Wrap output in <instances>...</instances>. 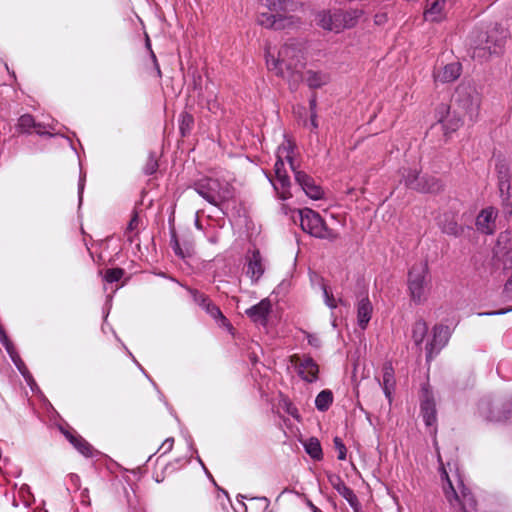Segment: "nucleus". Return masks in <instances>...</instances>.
Returning a JSON list of instances; mask_svg holds the SVG:
<instances>
[{
  "label": "nucleus",
  "instance_id": "1",
  "mask_svg": "<svg viewBox=\"0 0 512 512\" xmlns=\"http://www.w3.org/2000/svg\"><path fill=\"white\" fill-rule=\"evenodd\" d=\"M286 164L294 173L296 183L301 187L303 192L313 200H319L323 196V190L318 186L314 179L305 172L298 169L294 161V145L285 138L276 151V162L274 165L275 179L268 177L273 188L281 200H287L292 195L290 192L291 182L286 169Z\"/></svg>",
  "mask_w": 512,
  "mask_h": 512
},
{
  "label": "nucleus",
  "instance_id": "2",
  "mask_svg": "<svg viewBox=\"0 0 512 512\" xmlns=\"http://www.w3.org/2000/svg\"><path fill=\"white\" fill-rule=\"evenodd\" d=\"M265 57L268 70L287 80L292 89L303 79L301 69L304 57L300 44L287 43L280 49L269 45L266 47Z\"/></svg>",
  "mask_w": 512,
  "mask_h": 512
},
{
  "label": "nucleus",
  "instance_id": "3",
  "mask_svg": "<svg viewBox=\"0 0 512 512\" xmlns=\"http://www.w3.org/2000/svg\"><path fill=\"white\" fill-rule=\"evenodd\" d=\"M260 5L268 10L260 12L257 18L258 24L264 28L281 30L300 22L299 18L288 15L301 6L294 0H260Z\"/></svg>",
  "mask_w": 512,
  "mask_h": 512
},
{
  "label": "nucleus",
  "instance_id": "4",
  "mask_svg": "<svg viewBox=\"0 0 512 512\" xmlns=\"http://www.w3.org/2000/svg\"><path fill=\"white\" fill-rule=\"evenodd\" d=\"M508 31L498 24L487 31H473L470 36L472 57L480 60L503 52Z\"/></svg>",
  "mask_w": 512,
  "mask_h": 512
},
{
  "label": "nucleus",
  "instance_id": "5",
  "mask_svg": "<svg viewBox=\"0 0 512 512\" xmlns=\"http://www.w3.org/2000/svg\"><path fill=\"white\" fill-rule=\"evenodd\" d=\"M438 462L440 464V477L443 481V491L447 501L452 507H459L463 512H473L476 509V500L472 493L464 486L459 475L457 477V488L453 485L441 456L438 453Z\"/></svg>",
  "mask_w": 512,
  "mask_h": 512
},
{
  "label": "nucleus",
  "instance_id": "6",
  "mask_svg": "<svg viewBox=\"0 0 512 512\" xmlns=\"http://www.w3.org/2000/svg\"><path fill=\"white\" fill-rule=\"evenodd\" d=\"M363 15L360 9H349L346 11L335 9L322 10L316 15V23L324 30L340 33L346 29L355 27Z\"/></svg>",
  "mask_w": 512,
  "mask_h": 512
},
{
  "label": "nucleus",
  "instance_id": "7",
  "mask_svg": "<svg viewBox=\"0 0 512 512\" xmlns=\"http://www.w3.org/2000/svg\"><path fill=\"white\" fill-rule=\"evenodd\" d=\"M194 190L211 205L221 207L233 197V189L226 181L205 178L197 181Z\"/></svg>",
  "mask_w": 512,
  "mask_h": 512
},
{
  "label": "nucleus",
  "instance_id": "8",
  "mask_svg": "<svg viewBox=\"0 0 512 512\" xmlns=\"http://www.w3.org/2000/svg\"><path fill=\"white\" fill-rule=\"evenodd\" d=\"M408 291L415 304L424 303L430 290L429 270L426 262L414 264L408 273Z\"/></svg>",
  "mask_w": 512,
  "mask_h": 512
},
{
  "label": "nucleus",
  "instance_id": "9",
  "mask_svg": "<svg viewBox=\"0 0 512 512\" xmlns=\"http://www.w3.org/2000/svg\"><path fill=\"white\" fill-rule=\"evenodd\" d=\"M300 225L304 232L319 239L335 240L337 233L329 229L321 216L310 208L299 210Z\"/></svg>",
  "mask_w": 512,
  "mask_h": 512
},
{
  "label": "nucleus",
  "instance_id": "10",
  "mask_svg": "<svg viewBox=\"0 0 512 512\" xmlns=\"http://www.w3.org/2000/svg\"><path fill=\"white\" fill-rule=\"evenodd\" d=\"M454 99L470 121L477 119L481 96L474 86L464 83L460 84L455 91Z\"/></svg>",
  "mask_w": 512,
  "mask_h": 512
},
{
  "label": "nucleus",
  "instance_id": "11",
  "mask_svg": "<svg viewBox=\"0 0 512 512\" xmlns=\"http://www.w3.org/2000/svg\"><path fill=\"white\" fill-rule=\"evenodd\" d=\"M402 180L407 188L422 192L434 193L440 189L439 181L432 176H420L417 168L403 169Z\"/></svg>",
  "mask_w": 512,
  "mask_h": 512
},
{
  "label": "nucleus",
  "instance_id": "12",
  "mask_svg": "<svg viewBox=\"0 0 512 512\" xmlns=\"http://www.w3.org/2000/svg\"><path fill=\"white\" fill-rule=\"evenodd\" d=\"M496 172L498 178V187L500 192V197L502 200V205L505 213L508 215L512 214V197L510 194V181H511V173L508 164L504 160H499L496 163Z\"/></svg>",
  "mask_w": 512,
  "mask_h": 512
},
{
  "label": "nucleus",
  "instance_id": "13",
  "mask_svg": "<svg viewBox=\"0 0 512 512\" xmlns=\"http://www.w3.org/2000/svg\"><path fill=\"white\" fill-rule=\"evenodd\" d=\"M477 412L485 420L504 421L512 415V401L507 403L503 409H500L498 403H494L490 398H483L477 405Z\"/></svg>",
  "mask_w": 512,
  "mask_h": 512
},
{
  "label": "nucleus",
  "instance_id": "14",
  "mask_svg": "<svg viewBox=\"0 0 512 512\" xmlns=\"http://www.w3.org/2000/svg\"><path fill=\"white\" fill-rule=\"evenodd\" d=\"M290 362L304 381L312 383L317 380L319 367L311 357L294 354L290 357Z\"/></svg>",
  "mask_w": 512,
  "mask_h": 512
},
{
  "label": "nucleus",
  "instance_id": "15",
  "mask_svg": "<svg viewBox=\"0 0 512 512\" xmlns=\"http://www.w3.org/2000/svg\"><path fill=\"white\" fill-rule=\"evenodd\" d=\"M246 275L253 284L257 283L265 272V260L258 249L249 250L245 256Z\"/></svg>",
  "mask_w": 512,
  "mask_h": 512
},
{
  "label": "nucleus",
  "instance_id": "16",
  "mask_svg": "<svg viewBox=\"0 0 512 512\" xmlns=\"http://www.w3.org/2000/svg\"><path fill=\"white\" fill-rule=\"evenodd\" d=\"M451 336L448 326L436 325L433 328L432 340L426 345V358L430 361L439 351L446 346Z\"/></svg>",
  "mask_w": 512,
  "mask_h": 512
},
{
  "label": "nucleus",
  "instance_id": "17",
  "mask_svg": "<svg viewBox=\"0 0 512 512\" xmlns=\"http://www.w3.org/2000/svg\"><path fill=\"white\" fill-rule=\"evenodd\" d=\"M31 128H34L38 135L54 136L59 133L54 121L51 123H36L31 115H22L18 120V129L21 132H29Z\"/></svg>",
  "mask_w": 512,
  "mask_h": 512
},
{
  "label": "nucleus",
  "instance_id": "18",
  "mask_svg": "<svg viewBox=\"0 0 512 512\" xmlns=\"http://www.w3.org/2000/svg\"><path fill=\"white\" fill-rule=\"evenodd\" d=\"M438 122L442 125L445 136L455 132L462 125L461 118L455 113L451 112L449 106L441 104L436 111Z\"/></svg>",
  "mask_w": 512,
  "mask_h": 512
},
{
  "label": "nucleus",
  "instance_id": "19",
  "mask_svg": "<svg viewBox=\"0 0 512 512\" xmlns=\"http://www.w3.org/2000/svg\"><path fill=\"white\" fill-rule=\"evenodd\" d=\"M420 408L426 426L435 425L437 421L436 404L433 393L429 390L428 386L422 387Z\"/></svg>",
  "mask_w": 512,
  "mask_h": 512
},
{
  "label": "nucleus",
  "instance_id": "20",
  "mask_svg": "<svg viewBox=\"0 0 512 512\" xmlns=\"http://www.w3.org/2000/svg\"><path fill=\"white\" fill-rule=\"evenodd\" d=\"M453 0H427L424 18L427 21L439 22L443 20L452 7Z\"/></svg>",
  "mask_w": 512,
  "mask_h": 512
},
{
  "label": "nucleus",
  "instance_id": "21",
  "mask_svg": "<svg viewBox=\"0 0 512 512\" xmlns=\"http://www.w3.org/2000/svg\"><path fill=\"white\" fill-rule=\"evenodd\" d=\"M328 480L332 487L338 492V494L349 503L355 512H358L360 508L358 498L354 491L344 483L340 476L336 474H330L328 475Z\"/></svg>",
  "mask_w": 512,
  "mask_h": 512
},
{
  "label": "nucleus",
  "instance_id": "22",
  "mask_svg": "<svg viewBox=\"0 0 512 512\" xmlns=\"http://www.w3.org/2000/svg\"><path fill=\"white\" fill-rule=\"evenodd\" d=\"M61 433L65 436V438L70 442V444L84 457H93L96 453V450L92 447L90 443H88L82 436L78 435L76 432L64 428L60 426Z\"/></svg>",
  "mask_w": 512,
  "mask_h": 512
},
{
  "label": "nucleus",
  "instance_id": "23",
  "mask_svg": "<svg viewBox=\"0 0 512 512\" xmlns=\"http://www.w3.org/2000/svg\"><path fill=\"white\" fill-rule=\"evenodd\" d=\"M355 307L357 325L361 330H365L368 327V324L373 314V305L368 295H363L361 298H359L356 302Z\"/></svg>",
  "mask_w": 512,
  "mask_h": 512
},
{
  "label": "nucleus",
  "instance_id": "24",
  "mask_svg": "<svg viewBox=\"0 0 512 512\" xmlns=\"http://www.w3.org/2000/svg\"><path fill=\"white\" fill-rule=\"evenodd\" d=\"M271 308L270 300L263 299L256 305L248 308L245 313L253 322L266 325Z\"/></svg>",
  "mask_w": 512,
  "mask_h": 512
},
{
  "label": "nucleus",
  "instance_id": "25",
  "mask_svg": "<svg viewBox=\"0 0 512 512\" xmlns=\"http://www.w3.org/2000/svg\"><path fill=\"white\" fill-rule=\"evenodd\" d=\"M380 385L384 392L385 397L389 401L392 402L393 393L395 390L396 380L395 373L392 363L386 362L382 368V380L380 381Z\"/></svg>",
  "mask_w": 512,
  "mask_h": 512
},
{
  "label": "nucleus",
  "instance_id": "26",
  "mask_svg": "<svg viewBox=\"0 0 512 512\" xmlns=\"http://www.w3.org/2000/svg\"><path fill=\"white\" fill-rule=\"evenodd\" d=\"M497 211L493 207H487L477 216L476 226L479 231L485 234H492L495 227Z\"/></svg>",
  "mask_w": 512,
  "mask_h": 512
},
{
  "label": "nucleus",
  "instance_id": "27",
  "mask_svg": "<svg viewBox=\"0 0 512 512\" xmlns=\"http://www.w3.org/2000/svg\"><path fill=\"white\" fill-rule=\"evenodd\" d=\"M461 75V64L453 62L436 70L433 74L435 82L450 83L455 81Z\"/></svg>",
  "mask_w": 512,
  "mask_h": 512
},
{
  "label": "nucleus",
  "instance_id": "28",
  "mask_svg": "<svg viewBox=\"0 0 512 512\" xmlns=\"http://www.w3.org/2000/svg\"><path fill=\"white\" fill-rule=\"evenodd\" d=\"M330 74L323 71L308 70L305 74V82L312 89L321 88L330 82Z\"/></svg>",
  "mask_w": 512,
  "mask_h": 512
},
{
  "label": "nucleus",
  "instance_id": "29",
  "mask_svg": "<svg viewBox=\"0 0 512 512\" xmlns=\"http://www.w3.org/2000/svg\"><path fill=\"white\" fill-rule=\"evenodd\" d=\"M34 501L35 499L30 490V487L27 484H22L14 495L13 506L18 507L23 505L25 508H28Z\"/></svg>",
  "mask_w": 512,
  "mask_h": 512
},
{
  "label": "nucleus",
  "instance_id": "30",
  "mask_svg": "<svg viewBox=\"0 0 512 512\" xmlns=\"http://www.w3.org/2000/svg\"><path fill=\"white\" fill-rule=\"evenodd\" d=\"M439 226L443 233L458 236L462 232V228L458 225L454 216L444 215V218L439 221Z\"/></svg>",
  "mask_w": 512,
  "mask_h": 512
},
{
  "label": "nucleus",
  "instance_id": "31",
  "mask_svg": "<svg viewBox=\"0 0 512 512\" xmlns=\"http://www.w3.org/2000/svg\"><path fill=\"white\" fill-rule=\"evenodd\" d=\"M315 278L317 279L318 281V285L322 291V294H323V300H324V303L325 305L330 308L331 310H334L337 308L338 306V303L339 302H342L341 299H336L333 295V293L331 292L330 288L326 285V283L324 282L323 278H320L318 276L315 275Z\"/></svg>",
  "mask_w": 512,
  "mask_h": 512
},
{
  "label": "nucleus",
  "instance_id": "32",
  "mask_svg": "<svg viewBox=\"0 0 512 512\" xmlns=\"http://www.w3.org/2000/svg\"><path fill=\"white\" fill-rule=\"evenodd\" d=\"M334 396L331 390L324 389L315 398V407L320 412L327 411L332 405Z\"/></svg>",
  "mask_w": 512,
  "mask_h": 512
},
{
  "label": "nucleus",
  "instance_id": "33",
  "mask_svg": "<svg viewBox=\"0 0 512 512\" xmlns=\"http://www.w3.org/2000/svg\"><path fill=\"white\" fill-rule=\"evenodd\" d=\"M306 453L314 460L322 459V448L317 438L311 437L304 443Z\"/></svg>",
  "mask_w": 512,
  "mask_h": 512
},
{
  "label": "nucleus",
  "instance_id": "34",
  "mask_svg": "<svg viewBox=\"0 0 512 512\" xmlns=\"http://www.w3.org/2000/svg\"><path fill=\"white\" fill-rule=\"evenodd\" d=\"M428 331V326L424 320H417L412 328V339L416 346L422 344Z\"/></svg>",
  "mask_w": 512,
  "mask_h": 512
},
{
  "label": "nucleus",
  "instance_id": "35",
  "mask_svg": "<svg viewBox=\"0 0 512 512\" xmlns=\"http://www.w3.org/2000/svg\"><path fill=\"white\" fill-rule=\"evenodd\" d=\"M201 308L205 310V312L209 314L213 319L221 321L223 325H229L227 318L222 314L219 307L216 306L211 300H208Z\"/></svg>",
  "mask_w": 512,
  "mask_h": 512
},
{
  "label": "nucleus",
  "instance_id": "36",
  "mask_svg": "<svg viewBox=\"0 0 512 512\" xmlns=\"http://www.w3.org/2000/svg\"><path fill=\"white\" fill-rule=\"evenodd\" d=\"M139 222V216L137 212H134L125 230V237L130 243L135 241L138 234Z\"/></svg>",
  "mask_w": 512,
  "mask_h": 512
},
{
  "label": "nucleus",
  "instance_id": "37",
  "mask_svg": "<svg viewBox=\"0 0 512 512\" xmlns=\"http://www.w3.org/2000/svg\"><path fill=\"white\" fill-rule=\"evenodd\" d=\"M180 124H179V129H180V132L183 136L187 135L190 130L192 129V126H193V123H194V119H193V116L190 115L189 113L187 112H183L181 115H180V120H179Z\"/></svg>",
  "mask_w": 512,
  "mask_h": 512
},
{
  "label": "nucleus",
  "instance_id": "38",
  "mask_svg": "<svg viewBox=\"0 0 512 512\" xmlns=\"http://www.w3.org/2000/svg\"><path fill=\"white\" fill-rule=\"evenodd\" d=\"M124 275V271L121 268L108 269L105 273L104 279L108 283L118 282Z\"/></svg>",
  "mask_w": 512,
  "mask_h": 512
},
{
  "label": "nucleus",
  "instance_id": "39",
  "mask_svg": "<svg viewBox=\"0 0 512 512\" xmlns=\"http://www.w3.org/2000/svg\"><path fill=\"white\" fill-rule=\"evenodd\" d=\"M185 289L191 295V297L193 298V301L197 305H199L200 307H202L208 300H210L208 296H206L205 294L199 292L196 289H193V288H190V287H186V286H185Z\"/></svg>",
  "mask_w": 512,
  "mask_h": 512
},
{
  "label": "nucleus",
  "instance_id": "40",
  "mask_svg": "<svg viewBox=\"0 0 512 512\" xmlns=\"http://www.w3.org/2000/svg\"><path fill=\"white\" fill-rule=\"evenodd\" d=\"M282 407L285 410V412L292 416L294 419H300V414L298 412L297 407L288 398H284L282 400Z\"/></svg>",
  "mask_w": 512,
  "mask_h": 512
},
{
  "label": "nucleus",
  "instance_id": "41",
  "mask_svg": "<svg viewBox=\"0 0 512 512\" xmlns=\"http://www.w3.org/2000/svg\"><path fill=\"white\" fill-rule=\"evenodd\" d=\"M158 169V161H157V158L156 156L151 153L149 155V158L144 166V173L146 175H152L154 174Z\"/></svg>",
  "mask_w": 512,
  "mask_h": 512
},
{
  "label": "nucleus",
  "instance_id": "42",
  "mask_svg": "<svg viewBox=\"0 0 512 512\" xmlns=\"http://www.w3.org/2000/svg\"><path fill=\"white\" fill-rule=\"evenodd\" d=\"M170 245H171L175 255H177L181 259H184L186 257V253L181 248L180 243L177 238V235L174 231L171 233Z\"/></svg>",
  "mask_w": 512,
  "mask_h": 512
},
{
  "label": "nucleus",
  "instance_id": "43",
  "mask_svg": "<svg viewBox=\"0 0 512 512\" xmlns=\"http://www.w3.org/2000/svg\"><path fill=\"white\" fill-rule=\"evenodd\" d=\"M334 447L338 452L337 458L341 461L346 459V447L343 443V441L339 437H335L334 440Z\"/></svg>",
  "mask_w": 512,
  "mask_h": 512
},
{
  "label": "nucleus",
  "instance_id": "44",
  "mask_svg": "<svg viewBox=\"0 0 512 512\" xmlns=\"http://www.w3.org/2000/svg\"><path fill=\"white\" fill-rule=\"evenodd\" d=\"M173 445H174V438L169 437L164 440V442L160 446L159 450H163V454H166L172 450Z\"/></svg>",
  "mask_w": 512,
  "mask_h": 512
},
{
  "label": "nucleus",
  "instance_id": "45",
  "mask_svg": "<svg viewBox=\"0 0 512 512\" xmlns=\"http://www.w3.org/2000/svg\"><path fill=\"white\" fill-rule=\"evenodd\" d=\"M506 297L512 298V276L507 280L504 288Z\"/></svg>",
  "mask_w": 512,
  "mask_h": 512
},
{
  "label": "nucleus",
  "instance_id": "46",
  "mask_svg": "<svg viewBox=\"0 0 512 512\" xmlns=\"http://www.w3.org/2000/svg\"><path fill=\"white\" fill-rule=\"evenodd\" d=\"M207 107L209 111L216 113L220 109V105L216 100L208 101Z\"/></svg>",
  "mask_w": 512,
  "mask_h": 512
},
{
  "label": "nucleus",
  "instance_id": "47",
  "mask_svg": "<svg viewBox=\"0 0 512 512\" xmlns=\"http://www.w3.org/2000/svg\"><path fill=\"white\" fill-rule=\"evenodd\" d=\"M84 185H85V179L83 177H80L79 183H78V195H79V203L82 202V196L84 191Z\"/></svg>",
  "mask_w": 512,
  "mask_h": 512
},
{
  "label": "nucleus",
  "instance_id": "48",
  "mask_svg": "<svg viewBox=\"0 0 512 512\" xmlns=\"http://www.w3.org/2000/svg\"><path fill=\"white\" fill-rule=\"evenodd\" d=\"M254 499L258 500L260 502H263V504H264V511L265 512H271V511L268 510L269 506H270V501H269V499L267 497H264V496H262V497H255Z\"/></svg>",
  "mask_w": 512,
  "mask_h": 512
},
{
  "label": "nucleus",
  "instance_id": "49",
  "mask_svg": "<svg viewBox=\"0 0 512 512\" xmlns=\"http://www.w3.org/2000/svg\"><path fill=\"white\" fill-rule=\"evenodd\" d=\"M512 311V307L511 308H507V309H503V310H499V311H493V312H487V313H480L479 315H502V314H505V313H508Z\"/></svg>",
  "mask_w": 512,
  "mask_h": 512
},
{
  "label": "nucleus",
  "instance_id": "50",
  "mask_svg": "<svg viewBox=\"0 0 512 512\" xmlns=\"http://www.w3.org/2000/svg\"><path fill=\"white\" fill-rule=\"evenodd\" d=\"M309 108H310V114L311 113H317L316 112V108H317V100H316V97L313 96L310 100H309Z\"/></svg>",
  "mask_w": 512,
  "mask_h": 512
},
{
  "label": "nucleus",
  "instance_id": "51",
  "mask_svg": "<svg viewBox=\"0 0 512 512\" xmlns=\"http://www.w3.org/2000/svg\"><path fill=\"white\" fill-rule=\"evenodd\" d=\"M310 124L314 130L318 128L317 113L310 114Z\"/></svg>",
  "mask_w": 512,
  "mask_h": 512
},
{
  "label": "nucleus",
  "instance_id": "52",
  "mask_svg": "<svg viewBox=\"0 0 512 512\" xmlns=\"http://www.w3.org/2000/svg\"><path fill=\"white\" fill-rule=\"evenodd\" d=\"M151 58H152L153 63H154V65H155V69H156V72H157V76H158V77H161V70H160L159 64H158V62H157V58H156V56H155V54H154V52H153L152 50H151Z\"/></svg>",
  "mask_w": 512,
  "mask_h": 512
},
{
  "label": "nucleus",
  "instance_id": "53",
  "mask_svg": "<svg viewBox=\"0 0 512 512\" xmlns=\"http://www.w3.org/2000/svg\"><path fill=\"white\" fill-rule=\"evenodd\" d=\"M129 356L132 358L133 362L137 365V367L141 370V372L152 382V380L150 379V377L148 376V374L146 373L144 368L138 363V361L135 359V357L133 356V354L131 352H129Z\"/></svg>",
  "mask_w": 512,
  "mask_h": 512
},
{
  "label": "nucleus",
  "instance_id": "54",
  "mask_svg": "<svg viewBox=\"0 0 512 512\" xmlns=\"http://www.w3.org/2000/svg\"><path fill=\"white\" fill-rule=\"evenodd\" d=\"M308 343L311 346H314V347H318L319 346V340H318V338H316L314 336H309L308 337Z\"/></svg>",
  "mask_w": 512,
  "mask_h": 512
},
{
  "label": "nucleus",
  "instance_id": "55",
  "mask_svg": "<svg viewBox=\"0 0 512 512\" xmlns=\"http://www.w3.org/2000/svg\"><path fill=\"white\" fill-rule=\"evenodd\" d=\"M186 442L188 444V447L191 449V450H195L194 449V446H193V441H192V437L190 435H187L186 436Z\"/></svg>",
  "mask_w": 512,
  "mask_h": 512
},
{
  "label": "nucleus",
  "instance_id": "56",
  "mask_svg": "<svg viewBox=\"0 0 512 512\" xmlns=\"http://www.w3.org/2000/svg\"><path fill=\"white\" fill-rule=\"evenodd\" d=\"M197 460L199 461V463L202 465V467L204 468L205 472L211 477V475L209 474V472L207 471V469L205 468L202 460L200 459V457H197Z\"/></svg>",
  "mask_w": 512,
  "mask_h": 512
},
{
  "label": "nucleus",
  "instance_id": "57",
  "mask_svg": "<svg viewBox=\"0 0 512 512\" xmlns=\"http://www.w3.org/2000/svg\"><path fill=\"white\" fill-rule=\"evenodd\" d=\"M382 21H383V16H378V15H377V16L375 17V22H376V23H378V24H379V23H381Z\"/></svg>",
  "mask_w": 512,
  "mask_h": 512
},
{
  "label": "nucleus",
  "instance_id": "58",
  "mask_svg": "<svg viewBox=\"0 0 512 512\" xmlns=\"http://www.w3.org/2000/svg\"><path fill=\"white\" fill-rule=\"evenodd\" d=\"M195 226L198 228V229H201V226H200V223H199V219L198 217L196 218L195 220Z\"/></svg>",
  "mask_w": 512,
  "mask_h": 512
},
{
  "label": "nucleus",
  "instance_id": "59",
  "mask_svg": "<svg viewBox=\"0 0 512 512\" xmlns=\"http://www.w3.org/2000/svg\"><path fill=\"white\" fill-rule=\"evenodd\" d=\"M241 505L243 508V512H247V506L245 505V503L243 501H241Z\"/></svg>",
  "mask_w": 512,
  "mask_h": 512
},
{
  "label": "nucleus",
  "instance_id": "60",
  "mask_svg": "<svg viewBox=\"0 0 512 512\" xmlns=\"http://www.w3.org/2000/svg\"><path fill=\"white\" fill-rule=\"evenodd\" d=\"M33 512H46V511L42 508H37Z\"/></svg>",
  "mask_w": 512,
  "mask_h": 512
},
{
  "label": "nucleus",
  "instance_id": "61",
  "mask_svg": "<svg viewBox=\"0 0 512 512\" xmlns=\"http://www.w3.org/2000/svg\"><path fill=\"white\" fill-rule=\"evenodd\" d=\"M311 507L313 508L314 512H318V508L311 504Z\"/></svg>",
  "mask_w": 512,
  "mask_h": 512
},
{
  "label": "nucleus",
  "instance_id": "62",
  "mask_svg": "<svg viewBox=\"0 0 512 512\" xmlns=\"http://www.w3.org/2000/svg\"><path fill=\"white\" fill-rule=\"evenodd\" d=\"M332 325H333V327H336V319L335 318H333V320H332Z\"/></svg>",
  "mask_w": 512,
  "mask_h": 512
},
{
  "label": "nucleus",
  "instance_id": "63",
  "mask_svg": "<svg viewBox=\"0 0 512 512\" xmlns=\"http://www.w3.org/2000/svg\"><path fill=\"white\" fill-rule=\"evenodd\" d=\"M237 498H238V499H239V498L244 499V498H246V497H245V496H243V495H241V494H239V495L237 496Z\"/></svg>",
  "mask_w": 512,
  "mask_h": 512
},
{
  "label": "nucleus",
  "instance_id": "64",
  "mask_svg": "<svg viewBox=\"0 0 512 512\" xmlns=\"http://www.w3.org/2000/svg\"><path fill=\"white\" fill-rule=\"evenodd\" d=\"M162 480L160 479V477H157L156 478V482L160 483Z\"/></svg>",
  "mask_w": 512,
  "mask_h": 512
}]
</instances>
